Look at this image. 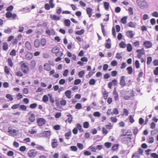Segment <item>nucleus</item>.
<instances>
[{
    "instance_id": "f257e3e1",
    "label": "nucleus",
    "mask_w": 158,
    "mask_h": 158,
    "mask_svg": "<svg viewBox=\"0 0 158 158\" xmlns=\"http://www.w3.org/2000/svg\"><path fill=\"white\" fill-rule=\"evenodd\" d=\"M136 2L138 6L141 9L148 6V4L145 0H137Z\"/></svg>"
},
{
    "instance_id": "f03ea898",
    "label": "nucleus",
    "mask_w": 158,
    "mask_h": 158,
    "mask_svg": "<svg viewBox=\"0 0 158 158\" xmlns=\"http://www.w3.org/2000/svg\"><path fill=\"white\" fill-rule=\"evenodd\" d=\"M20 63L21 64V69L22 72L25 74H27L29 71L28 66L23 63V61L21 62Z\"/></svg>"
},
{
    "instance_id": "7ed1b4c3",
    "label": "nucleus",
    "mask_w": 158,
    "mask_h": 158,
    "mask_svg": "<svg viewBox=\"0 0 158 158\" xmlns=\"http://www.w3.org/2000/svg\"><path fill=\"white\" fill-rule=\"evenodd\" d=\"M134 96V94L132 92L126 91L125 92V95L123 96V98L125 100H127L130 99L131 98Z\"/></svg>"
},
{
    "instance_id": "20e7f679",
    "label": "nucleus",
    "mask_w": 158,
    "mask_h": 158,
    "mask_svg": "<svg viewBox=\"0 0 158 158\" xmlns=\"http://www.w3.org/2000/svg\"><path fill=\"white\" fill-rule=\"evenodd\" d=\"M37 154V152L35 149H31L29 150L27 153V156L29 157L33 158Z\"/></svg>"
},
{
    "instance_id": "39448f33",
    "label": "nucleus",
    "mask_w": 158,
    "mask_h": 158,
    "mask_svg": "<svg viewBox=\"0 0 158 158\" xmlns=\"http://www.w3.org/2000/svg\"><path fill=\"white\" fill-rule=\"evenodd\" d=\"M131 135L129 134L127 135V137H121V140L122 141L126 144H128L129 142H131Z\"/></svg>"
},
{
    "instance_id": "423d86ee",
    "label": "nucleus",
    "mask_w": 158,
    "mask_h": 158,
    "mask_svg": "<svg viewBox=\"0 0 158 158\" xmlns=\"http://www.w3.org/2000/svg\"><path fill=\"white\" fill-rule=\"evenodd\" d=\"M45 119L42 118H38L37 119L36 122L38 126L41 127L46 123Z\"/></svg>"
},
{
    "instance_id": "0eeeda50",
    "label": "nucleus",
    "mask_w": 158,
    "mask_h": 158,
    "mask_svg": "<svg viewBox=\"0 0 158 158\" xmlns=\"http://www.w3.org/2000/svg\"><path fill=\"white\" fill-rule=\"evenodd\" d=\"M17 16L16 14H12L11 12H7L6 13V17L7 18H11L12 19H15Z\"/></svg>"
},
{
    "instance_id": "6e6552de",
    "label": "nucleus",
    "mask_w": 158,
    "mask_h": 158,
    "mask_svg": "<svg viewBox=\"0 0 158 158\" xmlns=\"http://www.w3.org/2000/svg\"><path fill=\"white\" fill-rule=\"evenodd\" d=\"M136 52L138 53L137 57L139 59L141 58L142 56L144 55L145 54L144 50L143 48H141V49L137 50Z\"/></svg>"
},
{
    "instance_id": "1a4fd4ad",
    "label": "nucleus",
    "mask_w": 158,
    "mask_h": 158,
    "mask_svg": "<svg viewBox=\"0 0 158 158\" xmlns=\"http://www.w3.org/2000/svg\"><path fill=\"white\" fill-rule=\"evenodd\" d=\"M117 82L118 81L117 80L115 79H113L108 84V87L109 89H111L112 85L116 86L117 85Z\"/></svg>"
},
{
    "instance_id": "9d476101",
    "label": "nucleus",
    "mask_w": 158,
    "mask_h": 158,
    "mask_svg": "<svg viewBox=\"0 0 158 158\" xmlns=\"http://www.w3.org/2000/svg\"><path fill=\"white\" fill-rule=\"evenodd\" d=\"M51 145L52 147L53 148H56L58 145V142L57 139H52V140Z\"/></svg>"
},
{
    "instance_id": "9b49d317",
    "label": "nucleus",
    "mask_w": 158,
    "mask_h": 158,
    "mask_svg": "<svg viewBox=\"0 0 158 158\" xmlns=\"http://www.w3.org/2000/svg\"><path fill=\"white\" fill-rule=\"evenodd\" d=\"M125 79V77L124 76H122L120 78L119 84L122 87H123L126 85Z\"/></svg>"
},
{
    "instance_id": "f8f14e48",
    "label": "nucleus",
    "mask_w": 158,
    "mask_h": 158,
    "mask_svg": "<svg viewBox=\"0 0 158 158\" xmlns=\"http://www.w3.org/2000/svg\"><path fill=\"white\" fill-rule=\"evenodd\" d=\"M143 45L146 48H149L152 46V43L149 41H146L144 42Z\"/></svg>"
},
{
    "instance_id": "ddd939ff",
    "label": "nucleus",
    "mask_w": 158,
    "mask_h": 158,
    "mask_svg": "<svg viewBox=\"0 0 158 158\" xmlns=\"http://www.w3.org/2000/svg\"><path fill=\"white\" fill-rule=\"evenodd\" d=\"M28 114L30 115V116L29 118V120L31 122H34L35 120V115L32 113L31 111L29 112Z\"/></svg>"
},
{
    "instance_id": "4468645a",
    "label": "nucleus",
    "mask_w": 158,
    "mask_h": 158,
    "mask_svg": "<svg viewBox=\"0 0 158 158\" xmlns=\"http://www.w3.org/2000/svg\"><path fill=\"white\" fill-rule=\"evenodd\" d=\"M18 131H17L16 130L9 128L8 132L11 135H16Z\"/></svg>"
},
{
    "instance_id": "2eb2a0df",
    "label": "nucleus",
    "mask_w": 158,
    "mask_h": 158,
    "mask_svg": "<svg viewBox=\"0 0 158 158\" xmlns=\"http://www.w3.org/2000/svg\"><path fill=\"white\" fill-rule=\"evenodd\" d=\"M126 35L130 38H132L134 36V34L133 33V31H128L126 32Z\"/></svg>"
},
{
    "instance_id": "dca6fc26",
    "label": "nucleus",
    "mask_w": 158,
    "mask_h": 158,
    "mask_svg": "<svg viewBox=\"0 0 158 158\" xmlns=\"http://www.w3.org/2000/svg\"><path fill=\"white\" fill-rule=\"evenodd\" d=\"M34 45L36 48H38L40 45V42L39 40L36 39L34 42Z\"/></svg>"
},
{
    "instance_id": "f3484780",
    "label": "nucleus",
    "mask_w": 158,
    "mask_h": 158,
    "mask_svg": "<svg viewBox=\"0 0 158 158\" xmlns=\"http://www.w3.org/2000/svg\"><path fill=\"white\" fill-rule=\"evenodd\" d=\"M26 48L29 50H32V45L31 43L29 41H26L25 43Z\"/></svg>"
},
{
    "instance_id": "a211bd4d",
    "label": "nucleus",
    "mask_w": 158,
    "mask_h": 158,
    "mask_svg": "<svg viewBox=\"0 0 158 158\" xmlns=\"http://www.w3.org/2000/svg\"><path fill=\"white\" fill-rule=\"evenodd\" d=\"M65 96L68 99L71 98V91L70 90H67L64 93Z\"/></svg>"
},
{
    "instance_id": "6ab92c4d",
    "label": "nucleus",
    "mask_w": 158,
    "mask_h": 158,
    "mask_svg": "<svg viewBox=\"0 0 158 158\" xmlns=\"http://www.w3.org/2000/svg\"><path fill=\"white\" fill-rule=\"evenodd\" d=\"M44 137H48L50 136L51 132L50 131H45L42 133Z\"/></svg>"
},
{
    "instance_id": "aec40b11",
    "label": "nucleus",
    "mask_w": 158,
    "mask_h": 158,
    "mask_svg": "<svg viewBox=\"0 0 158 158\" xmlns=\"http://www.w3.org/2000/svg\"><path fill=\"white\" fill-rule=\"evenodd\" d=\"M44 69L47 71H50L51 69L50 65L48 63H45L44 65Z\"/></svg>"
},
{
    "instance_id": "412c9836",
    "label": "nucleus",
    "mask_w": 158,
    "mask_h": 158,
    "mask_svg": "<svg viewBox=\"0 0 158 158\" xmlns=\"http://www.w3.org/2000/svg\"><path fill=\"white\" fill-rule=\"evenodd\" d=\"M87 13L89 15V17H91L92 15V10L90 7H87L86 9Z\"/></svg>"
},
{
    "instance_id": "4be33fe9",
    "label": "nucleus",
    "mask_w": 158,
    "mask_h": 158,
    "mask_svg": "<svg viewBox=\"0 0 158 158\" xmlns=\"http://www.w3.org/2000/svg\"><path fill=\"white\" fill-rule=\"evenodd\" d=\"M122 134L120 135L121 137H123L124 136H125L128 135L127 134L128 133V132L126 131V130L125 129H123L121 130Z\"/></svg>"
},
{
    "instance_id": "5701e85b",
    "label": "nucleus",
    "mask_w": 158,
    "mask_h": 158,
    "mask_svg": "<svg viewBox=\"0 0 158 158\" xmlns=\"http://www.w3.org/2000/svg\"><path fill=\"white\" fill-rule=\"evenodd\" d=\"M113 94L114 95V99L115 101H117L119 99L118 94L116 89L114 90L113 93Z\"/></svg>"
},
{
    "instance_id": "b1692460",
    "label": "nucleus",
    "mask_w": 158,
    "mask_h": 158,
    "mask_svg": "<svg viewBox=\"0 0 158 158\" xmlns=\"http://www.w3.org/2000/svg\"><path fill=\"white\" fill-rule=\"evenodd\" d=\"M50 18L51 19H53L55 20H59L60 18L59 16H57L56 15H50Z\"/></svg>"
},
{
    "instance_id": "393cba45",
    "label": "nucleus",
    "mask_w": 158,
    "mask_h": 158,
    "mask_svg": "<svg viewBox=\"0 0 158 158\" xmlns=\"http://www.w3.org/2000/svg\"><path fill=\"white\" fill-rule=\"evenodd\" d=\"M127 71L129 75L131 74L133 72V68L131 66L127 67Z\"/></svg>"
},
{
    "instance_id": "a878e982",
    "label": "nucleus",
    "mask_w": 158,
    "mask_h": 158,
    "mask_svg": "<svg viewBox=\"0 0 158 158\" xmlns=\"http://www.w3.org/2000/svg\"><path fill=\"white\" fill-rule=\"evenodd\" d=\"M60 51V48H59L57 47H55L54 48H52V52L53 53L56 54L57 52H59Z\"/></svg>"
},
{
    "instance_id": "bb28decb",
    "label": "nucleus",
    "mask_w": 158,
    "mask_h": 158,
    "mask_svg": "<svg viewBox=\"0 0 158 158\" xmlns=\"http://www.w3.org/2000/svg\"><path fill=\"white\" fill-rule=\"evenodd\" d=\"M75 127L80 132H82L83 131V130L82 129L81 126L80 124H77Z\"/></svg>"
},
{
    "instance_id": "cd10ccee",
    "label": "nucleus",
    "mask_w": 158,
    "mask_h": 158,
    "mask_svg": "<svg viewBox=\"0 0 158 158\" xmlns=\"http://www.w3.org/2000/svg\"><path fill=\"white\" fill-rule=\"evenodd\" d=\"M25 56L27 59L30 60L33 57V56L32 53H29L27 54Z\"/></svg>"
},
{
    "instance_id": "c85d7f7f",
    "label": "nucleus",
    "mask_w": 158,
    "mask_h": 158,
    "mask_svg": "<svg viewBox=\"0 0 158 158\" xmlns=\"http://www.w3.org/2000/svg\"><path fill=\"white\" fill-rule=\"evenodd\" d=\"M35 65L36 63L35 60H31L30 63V66L31 68L32 69H34L35 66Z\"/></svg>"
},
{
    "instance_id": "c756f323",
    "label": "nucleus",
    "mask_w": 158,
    "mask_h": 158,
    "mask_svg": "<svg viewBox=\"0 0 158 158\" xmlns=\"http://www.w3.org/2000/svg\"><path fill=\"white\" fill-rule=\"evenodd\" d=\"M127 19V16L124 17L121 19V22L123 24H126Z\"/></svg>"
},
{
    "instance_id": "7c9ffc66",
    "label": "nucleus",
    "mask_w": 158,
    "mask_h": 158,
    "mask_svg": "<svg viewBox=\"0 0 158 158\" xmlns=\"http://www.w3.org/2000/svg\"><path fill=\"white\" fill-rule=\"evenodd\" d=\"M64 23L66 26L69 27L70 25V21L69 19H65L64 21Z\"/></svg>"
},
{
    "instance_id": "2f4dec72",
    "label": "nucleus",
    "mask_w": 158,
    "mask_h": 158,
    "mask_svg": "<svg viewBox=\"0 0 158 158\" xmlns=\"http://www.w3.org/2000/svg\"><path fill=\"white\" fill-rule=\"evenodd\" d=\"M40 42V45H41V46H44L46 44V40L44 38L42 39L41 40Z\"/></svg>"
},
{
    "instance_id": "473e14b6",
    "label": "nucleus",
    "mask_w": 158,
    "mask_h": 158,
    "mask_svg": "<svg viewBox=\"0 0 158 158\" xmlns=\"http://www.w3.org/2000/svg\"><path fill=\"white\" fill-rule=\"evenodd\" d=\"M132 49V46L130 44H127V50L128 52H131Z\"/></svg>"
},
{
    "instance_id": "72a5a7b5",
    "label": "nucleus",
    "mask_w": 158,
    "mask_h": 158,
    "mask_svg": "<svg viewBox=\"0 0 158 158\" xmlns=\"http://www.w3.org/2000/svg\"><path fill=\"white\" fill-rule=\"evenodd\" d=\"M110 120L112 123H116L118 119L115 116L111 117L110 118Z\"/></svg>"
},
{
    "instance_id": "f704fd0d",
    "label": "nucleus",
    "mask_w": 158,
    "mask_h": 158,
    "mask_svg": "<svg viewBox=\"0 0 158 158\" xmlns=\"http://www.w3.org/2000/svg\"><path fill=\"white\" fill-rule=\"evenodd\" d=\"M128 26L131 27L135 28L136 25V23H135L131 22L128 23Z\"/></svg>"
},
{
    "instance_id": "c9c22d12",
    "label": "nucleus",
    "mask_w": 158,
    "mask_h": 158,
    "mask_svg": "<svg viewBox=\"0 0 158 158\" xmlns=\"http://www.w3.org/2000/svg\"><path fill=\"white\" fill-rule=\"evenodd\" d=\"M119 46L121 48H124L126 47V45L124 42L122 41L119 43Z\"/></svg>"
},
{
    "instance_id": "e433bc0d",
    "label": "nucleus",
    "mask_w": 158,
    "mask_h": 158,
    "mask_svg": "<svg viewBox=\"0 0 158 158\" xmlns=\"http://www.w3.org/2000/svg\"><path fill=\"white\" fill-rule=\"evenodd\" d=\"M4 72L7 75H9L10 74V69L8 66H5L4 68Z\"/></svg>"
},
{
    "instance_id": "4c0bfd02",
    "label": "nucleus",
    "mask_w": 158,
    "mask_h": 158,
    "mask_svg": "<svg viewBox=\"0 0 158 158\" xmlns=\"http://www.w3.org/2000/svg\"><path fill=\"white\" fill-rule=\"evenodd\" d=\"M36 149L40 151H44L45 150V148L44 147L41 145H38L36 147Z\"/></svg>"
},
{
    "instance_id": "58836bf2",
    "label": "nucleus",
    "mask_w": 158,
    "mask_h": 158,
    "mask_svg": "<svg viewBox=\"0 0 158 158\" xmlns=\"http://www.w3.org/2000/svg\"><path fill=\"white\" fill-rule=\"evenodd\" d=\"M8 62L9 65L10 67H12L13 65V63L12 61V60L11 58H9L8 59Z\"/></svg>"
},
{
    "instance_id": "ea45409f",
    "label": "nucleus",
    "mask_w": 158,
    "mask_h": 158,
    "mask_svg": "<svg viewBox=\"0 0 158 158\" xmlns=\"http://www.w3.org/2000/svg\"><path fill=\"white\" fill-rule=\"evenodd\" d=\"M104 6L105 7V9L108 10L109 9V3L107 2H104Z\"/></svg>"
},
{
    "instance_id": "a19ab883",
    "label": "nucleus",
    "mask_w": 158,
    "mask_h": 158,
    "mask_svg": "<svg viewBox=\"0 0 158 158\" xmlns=\"http://www.w3.org/2000/svg\"><path fill=\"white\" fill-rule=\"evenodd\" d=\"M84 30L82 29L80 31H76L75 32V34L77 35H82L84 34Z\"/></svg>"
},
{
    "instance_id": "79ce46f5",
    "label": "nucleus",
    "mask_w": 158,
    "mask_h": 158,
    "mask_svg": "<svg viewBox=\"0 0 158 158\" xmlns=\"http://www.w3.org/2000/svg\"><path fill=\"white\" fill-rule=\"evenodd\" d=\"M71 135V132L70 131H69L65 134V138L67 139H69V137Z\"/></svg>"
},
{
    "instance_id": "37998d69",
    "label": "nucleus",
    "mask_w": 158,
    "mask_h": 158,
    "mask_svg": "<svg viewBox=\"0 0 158 158\" xmlns=\"http://www.w3.org/2000/svg\"><path fill=\"white\" fill-rule=\"evenodd\" d=\"M3 49L4 50H6L8 48V45L7 44V43L4 42L3 43Z\"/></svg>"
},
{
    "instance_id": "c03bdc74",
    "label": "nucleus",
    "mask_w": 158,
    "mask_h": 158,
    "mask_svg": "<svg viewBox=\"0 0 158 158\" xmlns=\"http://www.w3.org/2000/svg\"><path fill=\"white\" fill-rule=\"evenodd\" d=\"M85 75V72L84 71H81L79 72L78 76L80 78L82 77Z\"/></svg>"
},
{
    "instance_id": "a18cd8bd",
    "label": "nucleus",
    "mask_w": 158,
    "mask_h": 158,
    "mask_svg": "<svg viewBox=\"0 0 158 158\" xmlns=\"http://www.w3.org/2000/svg\"><path fill=\"white\" fill-rule=\"evenodd\" d=\"M111 143L110 142H107L104 143V146L107 148H109L111 147Z\"/></svg>"
},
{
    "instance_id": "49530a36",
    "label": "nucleus",
    "mask_w": 158,
    "mask_h": 158,
    "mask_svg": "<svg viewBox=\"0 0 158 158\" xmlns=\"http://www.w3.org/2000/svg\"><path fill=\"white\" fill-rule=\"evenodd\" d=\"M105 127L106 129L110 130L113 127V125H112L110 123L106 125Z\"/></svg>"
},
{
    "instance_id": "de8ad7c7",
    "label": "nucleus",
    "mask_w": 158,
    "mask_h": 158,
    "mask_svg": "<svg viewBox=\"0 0 158 158\" xmlns=\"http://www.w3.org/2000/svg\"><path fill=\"white\" fill-rule=\"evenodd\" d=\"M119 145L118 144H114L112 148V150L113 151H115L118 148Z\"/></svg>"
},
{
    "instance_id": "09e8293b",
    "label": "nucleus",
    "mask_w": 158,
    "mask_h": 158,
    "mask_svg": "<svg viewBox=\"0 0 158 158\" xmlns=\"http://www.w3.org/2000/svg\"><path fill=\"white\" fill-rule=\"evenodd\" d=\"M14 7L12 5H10L6 8L7 12H11L13 9Z\"/></svg>"
},
{
    "instance_id": "8fccbe9b",
    "label": "nucleus",
    "mask_w": 158,
    "mask_h": 158,
    "mask_svg": "<svg viewBox=\"0 0 158 158\" xmlns=\"http://www.w3.org/2000/svg\"><path fill=\"white\" fill-rule=\"evenodd\" d=\"M113 115L115 114L117 115L118 114L119 111L117 108H114L113 109L112 112Z\"/></svg>"
},
{
    "instance_id": "3c124183",
    "label": "nucleus",
    "mask_w": 158,
    "mask_h": 158,
    "mask_svg": "<svg viewBox=\"0 0 158 158\" xmlns=\"http://www.w3.org/2000/svg\"><path fill=\"white\" fill-rule=\"evenodd\" d=\"M95 83L96 81L95 79H91L89 81V84L91 85H94L95 84Z\"/></svg>"
},
{
    "instance_id": "603ef678",
    "label": "nucleus",
    "mask_w": 158,
    "mask_h": 158,
    "mask_svg": "<svg viewBox=\"0 0 158 158\" xmlns=\"http://www.w3.org/2000/svg\"><path fill=\"white\" fill-rule=\"evenodd\" d=\"M6 97L7 98L9 99L10 101H12L13 100L12 96L10 94H6Z\"/></svg>"
},
{
    "instance_id": "864d4df0",
    "label": "nucleus",
    "mask_w": 158,
    "mask_h": 158,
    "mask_svg": "<svg viewBox=\"0 0 158 158\" xmlns=\"http://www.w3.org/2000/svg\"><path fill=\"white\" fill-rule=\"evenodd\" d=\"M75 108L77 109H80L82 108V106L81 103H77L75 106Z\"/></svg>"
},
{
    "instance_id": "5fc2aeb1",
    "label": "nucleus",
    "mask_w": 158,
    "mask_h": 158,
    "mask_svg": "<svg viewBox=\"0 0 158 158\" xmlns=\"http://www.w3.org/2000/svg\"><path fill=\"white\" fill-rule=\"evenodd\" d=\"M19 105V104H14L11 106V108L13 110L17 109L20 106Z\"/></svg>"
},
{
    "instance_id": "6e6d98bb",
    "label": "nucleus",
    "mask_w": 158,
    "mask_h": 158,
    "mask_svg": "<svg viewBox=\"0 0 158 158\" xmlns=\"http://www.w3.org/2000/svg\"><path fill=\"white\" fill-rule=\"evenodd\" d=\"M152 58L151 57H147V64L148 65H149L150 64L152 61Z\"/></svg>"
},
{
    "instance_id": "4d7b16f0",
    "label": "nucleus",
    "mask_w": 158,
    "mask_h": 158,
    "mask_svg": "<svg viewBox=\"0 0 158 158\" xmlns=\"http://www.w3.org/2000/svg\"><path fill=\"white\" fill-rule=\"evenodd\" d=\"M42 100L44 102H47L48 100V97L46 95H44L42 98Z\"/></svg>"
},
{
    "instance_id": "13d9d810",
    "label": "nucleus",
    "mask_w": 158,
    "mask_h": 158,
    "mask_svg": "<svg viewBox=\"0 0 158 158\" xmlns=\"http://www.w3.org/2000/svg\"><path fill=\"white\" fill-rule=\"evenodd\" d=\"M135 65L136 69H139L140 67V64L138 60H136L135 62Z\"/></svg>"
},
{
    "instance_id": "bf43d9fd",
    "label": "nucleus",
    "mask_w": 158,
    "mask_h": 158,
    "mask_svg": "<svg viewBox=\"0 0 158 158\" xmlns=\"http://www.w3.org/2000/svg\"><path fill=\"white\" fill-rule=\"evenodd\" d=\"M60 103L61 106H64L66 103V101L64 99H62L60 101Z\"/></svg>"
},
{
    "instance_id": "052dcab7",
    "label": "nucleus",
    "mask_w": 158,
    "mask_h": 158,
    "mask_svg": "<svg viewBox=\"0 0 158 158\" xmlns=\"http://www.w3.org/2000/svg\"><path fill=\"white\" fill-rule=\"evenodd\" d=\"M151 156L152 158H158V155L156 153H152L151 154Z\"/></svg>"
},
{
    "instance_id": "680f3d73",
    "label": "nucleus",
    "mask_w": 158,
    "mask_h": 158,
    "mask_svg": "<svg viewBox=\"0 0 158 158\" xmlns=\"http://www.w3.org/2000/svg\"><path fill=\"white\" fill-rule=\"evenodd\" d=\"M12 31L11 29L10 28H8L4 31V32L7 34H10Z\"/></svg>"
},
{
    "instance_id": "e2e57ef3",
    "label": "nucleus",
    "mask_w": 158,
    "mask_h": 158,
    "mask_svg": "<svg viewBox=\"0 0 158 158\" xmlns=\"http://www.w3.org/2000/svg\"><path fill=\"white\" fill-rule=\"evenodd\" d=\"M77 146L80 150H82L83 148V145L81 143H77Z\"/></svg>"
},
{
    "instance_id": "0e129e2a",
    "label": "nucleus",
    "mask_w": 158,
    "mask_h": 158,
    "mask_svg": "<svg viewBox=\"0 0 158 158\" xmlns=\"http://www.w3.org/2000/svg\"><path fill=\"white\" fill-rule=\"evenodd\" d=\"M20 109L23 110H26L27 109V107L26 106L23 105H21L20 106Z\"/></svg>"
},
{
    "instance_id": "69168bd1",
    "label": "nucleus",
    "mask_w": 158,
    "mask_h": 158,
    "mask_svg": "<svg viewBox=\"0 0 158 158\" xmlns=\"http://www.w3.org/2000/svg\"><path fill=\"white\" fill-rule=\"evenodd\" d=\"M83 127L85 128H88L89 127V123L87 122L84 123Z\"/></svg>"
},
{
    "instance_id": "338daca9",
    "label": "nucleus",
    "mask_w": 158,
    "mask_h": 158,
    "mask_svg": "<svg viewBox=\"0 0 158 158\" xmlns=\"http://www.w3.org/2000/svg\"><path fill=\"white\" fill-rule=\"evenodd\" d=\"M108 133V131L106 128L103 127L102 128V133L104 135H106Z\"/></svg>"
},
{
    "instance_id": "774afa93",
    "label": "nucleus",
    "mask_w": 158,
    "mask_h": 158,
    "mask_svg": "<svg viewBox=\"0 0 158 158\" xmlns=\"http://www.w3.org/2000/svg\"><path fill=\"white\" fill-rule=\"evenodd\" d=\"M105 47L107 49H110L111 47V45L110 43H107L105 44Z\"/></svg>"
}]
</instances>
